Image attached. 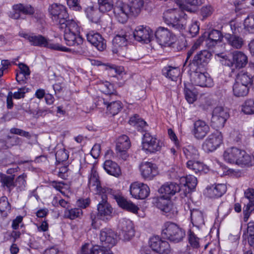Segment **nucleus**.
I'll use <instances>...</instances> for the list:
<instances>
[{"mask_svg": "<svg viewBox=\"0 0 254 254\" xmlns=\"http://www.w3.org/2000/svg\"><path fill=\"white\" fill-rule=\"evenodd\" d=\"M181 187L175 183H167L159 189V192L162 194L159 197L153 198V203L161 211L166 214L167 217L171 218L175 217L177 208L170 200V197L180 191Z\"/></svg>", "mask_w": 254, "mask_h": 254, "instance_id": "1", "label": "nucleus"}, {"mask_svg": "<svg viewBox=\"0 0 254 254\" xmlns=\"http://www.w3.org/2000/svg\"><path fill=\"white\" fill-rule=\"evenodd\" d=\"M224 160L228 163L236 164L241 167L252 165L251 156L245 150L237 147L227 148L223 153Z\"/></svg>", "mask_w": 254, "mask_h": 254, "instance_id": "2", "label": "nucleus"}, {"mask_svg": "<svg viewBox=\"0 0 254 254\" xmlns=\"http://www.w3.org/2000/svg\"><path fill=\"white\" fill-rule=\"evenodd\" d=\"M163 15L165 22L174 29L180 31L185 28L187 15L182 10L169 9L164 12Z\"/></svg>", "mask_w": 254, "mask_h": 254, "instance_id": "3", "label": "nucleus"}, {"mask_svg": "<svg viewBox=\"0 0 254 254\" xmlns=\"http://www.w3.org/2000/svg\"><path fill=\"white\" fill-rule=\"evenodd\" d=\"M216 55L221 58V64L231 67L232 71L245 67L248 63L247 56L241 51H236L228 55L223 53H218Z\"/></svg>", "mask_w": 254, "mask_h": 254, "instance_id": "4", "label": "nucleus"}, {"mask_svg": "<svg viewBox=\"0 0 254 254\" xmlns=\"http://www.w3.org/2000/svg\"><path fill=\"white\" fill-rule=\"evenodd\" d=\"M65 26L60 28L64 29V39L66 44L72 46L81 44L83 40L79 35V28L77 22L74 20L68 21Z\"/></svg>", "mask_w": 254, "mask_h": 254, "instance_id": "5", "label": "nucleus"}, {"mask_svg": "<svg viewBox=\"0 0 254 254\" xmlns=\"http://www.w3.org/2000/svg\"><path fill=\"white\" fill-rule=\"evenodd\" d=\"M49 11L52 21L59 25V28L65 26L68 21L73 20L70 19L65 6L58 3H53L49 7Z\"/></svg>", "mask_w": 254, "mask_h": 254, "instance_id": "6", "label": "nucleus"}, {"mask_svg": "<svg viewBox=\"0 0 254 254\" xmlns=\"http://www.w3.org/2000/svg\"><path fill=\"white\" fill-rule=\"evenodd\" d=\"M185 235V231L176 223L167 222L164 224L162 235L170 241L178 243L183 240Z\"/></svg>", "mask_w": 254, "mask_h": 254, "instance_id": "7", "label": "nucleus"}, {"mask_svg": "<svg viewBox=\"0 0 254 254\" xmlns=\"http://www.w3.org/2000/svg\"><path fill=\"white\" fill-rule=\"evenodd\" d=\"M161 141L148 132L145 131L142 139V148L146 153H154L162 147Z\"/></svg>", "mask_w": 254, "mask_h": 254, "instance_id": "8", "label": "nucleus"}, {"mask_svg": "<svg viewBox=\"0 0 254 254\" xmlns=\"http://www.w3.org/2000/svg\"><path fill=\"white\" fill-rule=\"evenodd\" d=\"M111 195L108 193H105L100 196L99 198L101 199L97 205L98 213L97 217L99 219L104 221H107L112 217L113 208L107 202L108 196Z\"/></svg>", "mask_w": 254, "mask_h": 254, "instance_id": "9", "label": "nucleus"}, {"mask_svg": "<svg viewBox=\"0 0 254 254\" xmlns=\"http://www.w3.org/2000/svg\"><path fill=\"white\" fill-rule=\"evenodd\" d=\"M223 141V136L220 131L216 129L210 134L202 144V149L207 153L214 151Z\"/></svg>", "mask_w": 254, "mask_h": 254, "instance_id": "10", "label": "nucleus"}, {"mask_svg": "<svg viewBox=\"0 0 254 254\" xmlns=\"http://www.w3.org/2000/svg\"><path fill=\"white\" fill-rule=\"evenodd\" d=\"M211 54L207 50H203L197 53L189 63L190 71L204 69L209 63Z\"/></svg>", "mask_w": 254, "mask_h": 254, "instance_id": "11", "label": "nucleus"}, {"mask_svg": "<svg viewBox=\"0 0 254 254\" xmlns=\"http://www.w3.org/2000/svg\"><path fill=\"white\" fill-rule=\"evenodd\" d=\"M191 83L200 87H210L213 85V80L208 73L203 69L190 71Z\"/></svg>", "mask_w": 254, "mask_h": 254, "instance_id": "12", "label": "nucleus"}, {"mask_svg": "<svg viewBox=\"0 0 254 254\" xmlns=\"http://www.w3.org/2000/svg\"><path fill=\"white\" fill-rule=\"evenodd\" d=\"M229 117V113L223 107H215L212 113L211 127L216 129L222 128Z\"/></svg>", "mask_w": 254, "mask_h": 254, "instance_id": "13", "label": "nucleus"}, {"mask_svg": "<svg viewBox=\"0 0 254 254\" xmlns=\"http://www.w3.org/2000/svg\"><path fill=\"white\" fill-rule=\"evenodd\" d=\"M110 195L111 198L116 200L118 205L122 208L133 213H136L139 210L137 205L123 196L120 191L113 190Z\"/></svg>", "mask_w": 254, "mask_h": 254, "instance_id": "14", "label": "nucleus"}, {"mask_svg": "<svg viewBox=\"0 0 254 254\" xmlns=\"http://www.w3.org/2000/svg\"><path fill=\"white\" fill-rule=\"evenodd\" d=\"M33 45L45 47L51 50L68 52L69 49L58 43H54L41 35L33 36Z\"/></svg>", "mask_w": 254, "mask_h": 254, "instance_id": "15", "label": "nucleus"}, {"mask_svg": "<svg viewBox=\"0 0 254 254\" xmlns=\"http://www.w3.org/2000/svg\"><path fill=\"white\" fill-rule=\"evenodd\" d=\"M149 246L153 251L160 254H169L171 251L169 243L157 236L150 239Z\"/></svg>", "mask_w": 254, "mask_h": 254, "instance_id": "16", "label": "nucleus"}, {"mask_svg": "<svg viewBox=\"0 0 254 254\" xmlns=\"http://www.w3.org/2000/svg\"><path fill=\"white\" fill-rule=\"evenodd\" d=\"M113 12L117 20L120 23H124L128 19L130 10L127 4L122 0H118L115 3Z\"/></svg>", "mask_w": 254, "mask_h": 254, "instance_id": "17", "label": "nucleus"}, {"mask_svg": "<svg viewBox=\"0 0 254 254\" xmlns=\"http://www.w3.org/2000/svg\"><path fill=\"white\" fill-rule=\"evenodd\" d=\"M130 193L135 198L143 199L149 195L150 189L146 184L134 182L130 185Z\"/></svg>", "mask_w": 254, "mask_h": 254, "instance_id": "18", "label": "nucleus"}, {"mask_svg": "<svg viewBox=\"0 0 254 254\" xmlns=\"http://www.w3.org/2000/svg\"><path fill=\"white\" fill-rule=\"evenodd\" d=\"M133 36L136 40L148 43L153 37V32L149 27L141 25L136 28Z\"/></svg>", "mask_w": 254, "mask_h": 254, "instance_id": "19", "label": "nucleus"}, {"mask_svg": "<svg viewBox=\"0 0 254 254\" xmlns=\"http://www.w3.org/2000/svg\"><path fill=\"white\" fill-rule=\"evenodd\" d=\"M130 146L129 139L126 135H122L119 137L116 143V151L119 157L125 160L128 155L127 151Z\"/></svg>", "mask_w": 254, "mask_h": 254, "instance_id": "20", "label": "nucleus"}, {"mask_svg": "<svg viewBox=\"0 0 254 254\" xmlns=\"http://www.w3.org/2000/svg\"><path fill=\"white\" fill-rule=\"evenodd\" d=\"M139 169L141 176L146 180H152L158 173L156 165L149 162H142Z\"/></svg>", "mask_w": 254, "mask_h": 254, "instance_id": "21", "label": "nucleus"}, {"mask_svg": "<svg viewBox=\"0 0 254 254\" xmlns=\"http://www.w3.org/2000/svg\"><path fill=\"white\" fill-rule=\"evenodd\" d=\"M100 240L103 245L112 247L117 242V234L109 228H105L100 231Z\"/></svg>", "mask_w": 254, "mask_h": 254, "instance_id": "22", "label": "nucleus"}, {"mask_svg": "<svg viewBox=\"0 0 254 254\" xmlns=\"http://www.w3.org/2000/svg\"><path fill=\"white\" fill-rule=\"evenodd\" d=\"M88 184L90 187H95L96 194L98 196H100L105 193H108L110 195L113 190L111 189L106 187L102 188L101 186L98 175L95 171H91L90 176L88 179Z\"/></svg>", "mask_w": 254, "mask_h": 254, "instance_id": "23", "label": "nucleus"}, {"mask_svg": "<svg viewBox=\"0 0 254 254\" xmlns=\"http://www.w3.org/2000/svg\"><path fill=\"white\" fill-rule=\"evenodd\" d=\"M127 42L126 35H117L113 40V52L123 56L127 51Z\"/></svg>", "mask_w": 254, "mask_h": 254, "instance_id": "24", "label": "nucleus"}, {"mask_svg": "<svg viewBox=\"0 0 254 254\" xmlns=\"http://www.w3.org/2000/svg\"><path fill=\"white\" fill-rule=\"evenodd\" d=\"M155 37L157 42L161 46L170 44L174 39V35L167 28L160 27L156 30Z\"/></svg>", "mask_w": 254, "mask_h": 254, "instance_id": "25", "label": "nucleus"}, {"mask_svg": "<svg viewBox=\"0 0 254 254\" xmlns=\"http://www.w3.org/2000/svg\"><path fill=\"white\" fill-rule=\"evenodd\" d=\"M86 38L88 42L99 51H103L106 49V41L99 33L93 31H90L86 34Z\"/></svg>", "mask_w": 254, "mask_h": 254, "instance_id": "26", "label": "nucleus"}, {"mask_svg": "<svg viewBox=\"0 0 254 254\" xmlns=\"http://www.w3.org/2000/svg\"><path fill=\"white\" fill-rule=\"evenodd\" d=\"M209 126L203 121L198 120L193 124L192 133L195 138L202 139L209 131Z\"/></svg>", "mask_w": 254, "mask_h": 254, "instance_id": "27", "label": "nucleus"}, {"mask_svg": "<svg viewBox=\"0 0 254 254\" xmlns=\"http://www.w3.org/2000/svg\"><path fill=\"white\" fill-rule=\"evenodd\" d=\"M223 37L226 44L232 49L239 50L241 49L244 45V39L237 34L225 33Z\"/></svg>", "mask_w": 254, "mask_h": 254, "instance_id": "28", "label": "nucleus"}, {"mask_svg": "<svg viewBox=\"0 0 254 254\" xmlns=\"http://www.w3.org/2000/svg\"><path fill=\"white\" fill-rule=\"evenodd\" d=\"M103 104L107 109V113L112 116L117 115L122 108V103L119 101L109 103L104 98H101L98 101V105Z\"/></svg>", "mask_w": 254, "mask_h": 254, "instance_id": "29", "label": "nucleus"}, {"mask_svg": "<svg viewBox=\"0 0 254 254\" xmlns=\"http://www.w3.org/2000/svg\"><path fill=\"white\" fill-rule=\"evenodd\" d=\"M203 36L206 38V45L209 48L215 46L223 38L221 31L215 29H213L209 32H204Z\"/></svg>", "mask_w": 254, "mask_h": 254, "instance_id": "30", "label": "nucleus"}, {"mask_svg": "<svg viewBox=\"0 0 254 254\" xmlns=\"http://www.w3.org/2000/svg\"><path fill=\"white\" fill-rule=\"evenodd\" d=\"M170 176L172 179H180V185L184 186H187L188 188L191 190L194 189L197 185V179L192 175H189L186 177H180L176 174V173L172 172L170 174Z\"/></svg>", "mask_w": 254, "mask_h": 254, "instance_id": "31", "label": "nucleus"}, {"mask_svg": "<svg viewBox=\"0 0 254 254\" xmlns=\"http://www.w3.org/2000/svg\"><path fill=\"white\" fill-rule=\"evenodd\" d=\"M32 7L30 5H24L21 3L16 4L13 5V12L10 15L11 18L18 19L20 18L21 14H30Z\"/></svg>", "mask_w": 254, "mask_h": 254, "instance_id": "32", "label": "nucleus"}, {"mask_svg": "<svg viewBox=\"0 0 254 254\" xmlns=\"http://www.w3.org/2000/svg\"><path fill=\"white\" fill-rule=\"evenodd\" d=\"M207 189L208 196L212 198L222 196L227 190L226 186L224 184H218Z\"/></svg>", "mask_w": 254, "mask_h": 254, "instance_id": "33", "label": "nucleus"}, {"mask_svg": "<svg viewBox=\"0 0 254 254\" xmlns=\"http://www.w3.org/2000/svg\"><path fill=\"white\" fill-rule=\"evenodd\" d=\"M144 0H129L127 5L130 14L134 16H138L143 10Z\"/></svg>", "mask_w": 254, "mask_h": 254, "instance_id": "34", "label": "nucleus"}, {"mask_svg": "<svg viewBox=\"0 0 254 254\" xmlns=\"http://www.w3.org/2000/svg\"><path fill=\"white\" fill-rule=\"evenodd\" d=\"M86 17L91 22L98 23L100 21L101 14L99 9L93 6H89L85 8Z\"/></svg>", "mask_w": 254, "mask_h": 254, "instance_id": "35", "label": "nucleus"}, {"mask_svg": "<svg viewBox=\"0 0 254 254\" xmlns=\"http://www.w3.org/2000/svg\"><path fill=\"white\" fill-rule=\"evenodd\" d=\"M104 168L108 174L115 177L119 176L121 173L119 166L110 160H106L104 162Z\"/></svg>", "mask_w": 254, "mask_h": 254, "instance_id": "36", "label": "nucleus"}, {"mask_svg": "<svg viewBox=\"0 0 254 254\" xmlns=\"http://www.w3.org/2000/svg\"><path fill=\"white\" fill-rule=\"evenodd\" d=\"M162 74L165 77L172 81H176L180 74V70L179 67L167 66L162 69Z\"/></svg>", "mask_w": 254, "mask_h": 254, "instance_id": "37", "label": "nucleus"}, {"mask_svg": "<svg viewBox=\"0 0 254 254\" xmlns=\"http://www.w3.org/2000/svg\"><path fill=\"white\" fill-rule=\"evenodd\" d=\"M183 153L188 161L197 160L199 154L197 148L192 145H188L183 148Z\"/></svg>", "mask_w": 254, "mask_h": 254, "instance_id": "38", "label": "nucleus"}, {"mask_svg": "<svg viewBox=\"0 0 254 254\" xmlns=\"http://www.w3.org/2000/svg\"><path fill=\"white\" fill-rule=\"evenodd\" d=\"M190 218L193 225L197 228H199L204 224L203 213L198 210L191 211Z\"/></svg>", "mask_w": 254, "mask_h": 254, "instance_id": "39", "label": "nucleus"}, {"mask_svg": "<svg viewBox=\"0 0 254 254\" xmlns=\"http://www.w3.org/2000/svg\"><path fill=\"white\" fill-rule=\"evenodd\" d=\"M249 90V87L243 84L235 82L233 87V91L235 96L237 97H243L246 96Z\"/></svg>", "mask_w": 254, "mask_h": 254, "instance_id": "40", "label": "nucleus"}, {"mask_svg": "<svg viewBox=\"0 0 254 254\" xmlns=\"http://www.w3.org/2000/svg\"><path fill=\"white\" fill-rule=\"evenodd\" d=\"M0 182L1 183V186L4 188H6L9 192H10L11 190L14 188V178L12 177L4 174H0Z\"/></svg>", "mask_w": 254, "mask_h": 254, "instance_id": "41", "label": "nucleus"}, {"mask_svg": "<svg viewBox=\"0 0 254 254\" xmlns=\"http://www.w3.org/2000/svg\"><path fill=\"white\" fill-rule=\"evenodd\" d=\"M235 82L243 83L250 87L252 84L253 79L252 77L247 72L242 71L237 74Z\"/></svg>", "mask_w": 254, "mask_h": 254, "instance_id": "42", "label": "nucleus"}, {"mask_svg": "<svg viewBox=\"0 0 254 254\" xmlns=\"http://www.w3.org/2000/svg\"><path fill=\"white\" fill-rule=\"evenodd\" d=\"M83 214L82 210L78 208H68L64 211V217L70 220L80 218Z\"/></svg>", "mask_w": 254, "mask_h": 254, "instance_id": "43", "label": "nucleus"}, {"mask_svg": "<svg viewBox=\"0 0 254 254\" xmlns=\"http://www.w3.org/2000/svg\"><path fill=\"white\" fill-rule=\"evenodd\" d=\"M192 160L188 161L187 167L188 169L191 170L195 173L204 171V165L201 162Z\"/></svg>", "mask_w": 254, "mask_h": 254, "instance_id": "44", "label": "nucleus"}, {"mask_svg": "<svg viewBox=\"0 0 254 254\" xmlns=\"http://www.w3.org/2000/svg\"><path fill=\"white\" fill-rule=\"evenodd\" d=\"M99 10L102 13L110 11L114 9V4L112 0H98Z\"/></svg>", "mask_w": 254, "mask_h": 254, "instance_id": "45", "label": "nucleus"}, {"mask_svg": "<svg viewBox=\"0 0 254 254\" xmlns=\"http://www.w3.org/2000/svg\"><path fill=\"white\" fill-rule=\"evenodd\" d=\"M242 110L246 114H254V101L252 99L246 100L242 106Z\"/></svg>", "mask_w": 254, "mask_h": 254, "instance_id": "46", "label": "nucleus"}, {"mask_svg": "<svg viewBox=\"0 0 254 254\" xmlns=\"http://www.w3.org/2000/svg\"><path fill=\"white\" fill-rule=\"evenodd\" d=\"M120 230L134 231L132 221L129 219H123L120 223Z\"/></svg>", "mask_w": 254, "mask_h": 254, "instance_id": "47", "label": "nucleus"}, {"mask_svg": "<svg viewBox=\"0 0 254 254\" xmlns=\"http://www.w3.org/2000/svg\"><path fill=\"white\" fill-rule=\"evenodd\" d=\"M56 162L60 163L65 161L68 158V154L64 148H62L57 151L56 154Z\"/></svg>", "mask_w": 254, "mask_h": 254, "instance_id": "48", "label": "nucleus"}, {"mask_svg": "<svg viewBox=\"0 0 254 254\" xmlns=\"http://www.w3.org/2000/svg\"><path fill=\"white\" fill-rule=\"evenodd\" d=\"M189 242L193 249H197L199 247V239L191 231H190L189 234Z\"/></svg>", "mask_w": 254, "mask_h": 254, "instance_id": "49", "label": "nucleus"}, {"mask_svg": "<svg viewBox=\"0 0 254 254\" xmlns=\"http://www.w3.org/2000/svg\"><path fill=\"white\" fill-rule=\"evenodd\" d=\"M214 8L210 5H205L201 7L200 10V15L202 16L203 18H206L213 13Z\"/></svg>", "mask_w": 254, "mask_h": 254, "instance_id": "50", "label": "nucleus"}, {"mask_svg": "<svg viewBox=\"0 0 254 254\" xmlns=\"http://www.w3.org/2000/svg\"><path fill=\"white\" fill-rule=\"evenodd\" d=\"M134 236V231H122L120 230L119 233V238L124 242H127L130 241Z\"/></svg>", "mask_w": 254, "mask_h": 254, "instance_id": "51", "label": "nucleus"}, {"mask_svg": "<svg viewBox=\"0 0 254 254\" xmlns=\"http://www.w3.org/2000/svg\"><path fill=\"white\" fill-rule=\"evenodd\" d=\"M184 92L187 101L190 104L193 103L196 99V95L190 89L185 86Z\"/></svg>", "mask_w": 254, "mask_h": 254, "instance_id": "52", "label": "nucleus"}, {"mask_svg": "<svg viewBox=\"0 0 254 254\" xmlns=\"http://www.w3.org/2000/svg\"><path fill=\"white\" fill-rule=\"evenodd\" d=\"M33 21L34 20L37 23V26L40 27V26H42L44 23L43 13L40 11H37L36 12H33Z\"/></svg>", "mask_w": 254, "mask_h": 254, "instance_id": "53", "label": "nucleus"}, {"mask_svg": "<svg viewBox=\"0 0 254 254\" xmlns=\"http://www.w3.org/2000/svg\"><path fill=\"white\" fill-rule=\"evenodd\" d=\"M67 4L69 8L72 10L80 11L82 7L80 4V0H66Z\"/></svg>", "mask_w": 254, "mask_h": 254, "instance_id": "54", "label": "nucleus"}, {"mask_svg": "<svg viewBox=\"0 0 254 254\" xmlns=\"http://www.w3.org/2000/svg\"><path fill=\"white\" fill-rule=\"evenodd\" d=\"M244 26L248 31H254V15L248 16L245 19Z\"/></svg>", "mask_w": 254, "mask_h": 254, "instance_id": "55", "label": "nucleus"}, {"mask_svg": "<svg viewBox=\"0 0 254 254\" xmlns=\"http://www.w3.org/2000/svg\"><path fill=\"white\" fill-rule=\"evenodd\" d=\"M254 209V204L248 203L245 206L243 209L244 222H246L248 221L250 216Z\"/></svg>", "mask_w": 254, "mask_h": 254, "instance_id": "56", "label": "nucleus"}, {"mask_svg": "<svg viewBox=\"0 0 254 254\" xmlns=\"http://www.w3.org/2000/svg\"><path fill=\"white\" fill-rule=\"evenodd\" d=\"M10 209V205L6 196H2L0 198V211L4 212Z\"/></svg>", "mask_w": 254, "mask_h": 254, "instance_id": "57", "label": "nucleus"}, {"mask_svg": "<svg viewBox=\"0 0 254 254\" xmlns=\"http://www.w3.org/2000/svg\"><path fill=\"white\" fill-rule=\"evenodd\" d=\"M103 92L107 95H114L116 93L113 85L108 82H106L103 84Z\"/></svg>", "mask_w": 254, "mask_h": 254, "instance_id": "58", "label": "nucleus"}, {"mask_svg": "<svg viewBox=\"0 0 254 254\" xmlns=\"http://www.w3.org/2000/svg\"><path fill=\"white\" fill-rule=\"evenodd\" d=\"M30 91V89L26 88L25 87L23 88H19L17 92H15L12 96L13 98L16 99H19L20 98H23L24 97V94L25 93L28 92Z\"/></svg>", "mask_w": 254, "mask_h": 254, "instance_id": "59", "label": "nucleus"}, {"mask_svg": "<svg viewBox=\"0 0 254 254\" xmlns=\"http://www.w3.org/2000/svg\"><path fill=\"white\" fill-rule=\"evenodd\" d=\"M245 196L246 198L249 200L248 203L254 204V190L252 189H248L245 192Z\"/></svg>", "mask_w": 254, "mask_h": 254, "instance_id": "60", "label": "nucleus"}, {"mask_svg": "<svg viewBox=\"0 0 254 254\" xmlns=\"http://www.w3.org/2000/svg\"><path fill=\"white\" fill-rule=\"evenodd\" d=\"M29 76H28L24 74L17 72L16 74V81L20 84H24L27 82V80L29 78Z\"/></svg>", "mask_w": 254, "mask_h": 254, "instance_id": "61", "label": "nucleus"}, {"mask_svg": "<svg viewBox=\"0 0 254 254\" xmlns=\"http://www.w3.org/2000/svg\"><path fill=\"white\" fill-rule=\"evenodd\" d=\"M91 254H114L112 251L109 250H107L104 248V247L100 248L98 247L97 249H93Z\"/></svg>", "mask_w": 254, "mask_h": 254, "instance_id": "62", "label": "nucleus"}, {"mask_svg": "<svg viewBox=\"0 0 254 254\" xmlns=\"http://www.w3.org/2000/svg\"><path fill=\"white\" fill-rule=\"evenodd\" d=\"M25 183L23 176H19L14 182V187H17L21 190L25 187Z\"/></svg>", "mask_w": 254, "mask_h": 254, "instance_id": "63", "label": "nucleus"}, {"mask_svg": "<svg viewBox=\"0 0 254 254\" xmlns=\"http://www.w3.org/2000/svg\"><path fill=\"white\" fill-rule=\"evenodd\" d=\"M199 27L197 22L191 24L189 26V32L192 37L195 36L199 32Z\"/></svg>", "mask_w": 254, "mask_h": 254, "instance_id": "64", "label": "nucleus"}]
</instances>
